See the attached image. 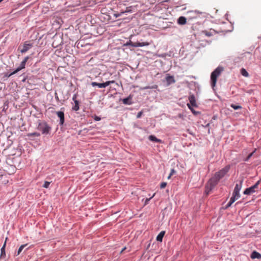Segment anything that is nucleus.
<instances>
[{
	"label": "nucleus",
	"instance_id": "b1692460",
	"mask_svg": "<svg viewBox=\"0 0 261 261\" xmlns=\"http://www.w3.org/2000/svg\"><path fill=\"white\" fill-rule=\"evenodd\" d=\"M230 107L232 108L234 110H238L241 109L242 108V107L239 105H236L234 104H231L230 105Z\"/></svg>",
	"mask_w": 261,
	"mask_h": 261
},
{
	"label": "nucleus",
	"instance_id": "f03ea898",
	"mask_svg": "<svg viewBox=\"0 0 261 261\" xmlns=\"http://www.w3.org/2000/svg\"><path fill=\"white\" fill-rule=\"evenodd\" d=\"M223 70L221 67H218L212 73L211 75V86L214 87L216 86L217 81V77L220 76L221 73Z\"/></svg>",
	"mask_w": 261,
	"mask_h": 261
},
{
	"label": "nucleus",
	"instance_id": "cd10ccee",
	"mask_svg": "<svg viewBox=\"0 0 261 261\" xmlns=\"http://www.w3.org/2000/svg\"><path fill=\"white\" fill-rule=\"evenodd\" d=\"M255 150L254 151H253L252 152H251V153H250V154L248 155V156L246 158V159L245 160V161H248V160L250 159V158L252 156V155H253V153L255 152Z\"/></svg>",
	"mask_w": 261,
	"mask_h": 261
},
{
	"label": "nucleus",
	"instance_id": "c9c22d12",
	"mask_svg": "<svg viewBox=\"0 0 261 261\" xmlns=\"http://www.w3.org/2000/svg\"><path fill=\"white\" fill-rule=\"evenodd\" d=\"M95 120H97V121H99L100 120V118H99L98 117H96L95 118Z\"/></svg>",
	"mask_w": 261,
	"mask_h": 261
},
{
	"label": "nucleus",
	"instance_id": "f3484780",
	"mask_svg": "<svg viewBox=\"0 0 261 261\" xmlns=\"http://www.w3.org/2000/svg\"><path fill=\"white\" fill-rule=\"evenodd\" d=\"M6 244V241H5L3 246L1 248V256H0L1 257L6 256V253H5Z\"/></svg>",
	"mask_w": 261,
	"mask_h": 261
},
{
	"label": "nucleus",
	"instance_id": "0eeeda50",
	"mask_svg": "<svg viewBox=\"0 0 261 261\" xmlns=\"http://www.w3.org/2000/svg\"><path fill=\"white\" fill-rule=\"evenodd\" d=\"M126 45H130L133 47H142L144 46H148L149 45V43L147 42H133L131 41H129V42H127L125 44Z\"/></svg>",
	"mask_w": 261,
	"mask_h": 261
},
{
	"label": "nucleus",
	"instance_id": "6e6552de",
	"mask_svg": "<svg viewBox=\"0 0 261 261\" xmlns=\"http://www.w3.org/2000/svg\"><path fill=\"white\" fill-rule=\"evenodd\" d=\"M189 100L190 103H188L187 106L191 110H192L191 106L194 107H197L195 96L193 94L190 95Z\"/></svg>",
	"mask_w": 261,
	"mask_h": 261
},
{
	"label": "nucleus",
	"instance_id": "2eb2a0df",
	"mask_svg": "<svg viewBox=\"0 0 261 261\" xmlns=\"http://www.w3.org/2000/svg\"><path fill=\"white\" fill-rule=\"evenodd\" d=\"M165 232L164 231H162L161 232H160L156 237V241L159 242H162L163 240V238L165 235Z\"/></svg>",
	"mask_w": 261,
	"mask_h": 261
},
{
	"label": "nucleus",
	"instance_id": "4c0bfd02",
	"mask_svg": "<svg viewBox=\"0 0 261 261\" xmlns=\"http://www.w3.org/2000/svg\"><path fill=\"white\" fill-rule=\"evenodd\" d=\"M172 175H170V174L169 175V176H168L167 178L168 179H170L171 178Z\"/></svg>",
	"mask_w": 261,
	"mask_h": 261
},
{
	"label": "nucleus",
	"instance_id": "4468645a",
	"mask_svg": "<svg viewBox=\"0 0 261 261\" xmlns=\"http://www.w3.org/2000/svg\"><path fill=\"white\" fill-rule=\"evenodd\" d=\"M148 139L150 141L157 142V143H161L162 140L160 139H158L153 135H150L149 136Z\"/></svg>",
	"mask_w": 261,
	"mask_h": 261
},
{
	"label": "nucleus",
	"instance_id": "393cba45",
	"mask_svg": "<svg viewBox=\"0 0 261 261\" xmlns=\"http://www.w3.org/2000/svg\"><path fill=\"white\" fill-rule=\"evenodd\" d=\"M27 245V244H26L22 245L20 246V247H19V248L18 249V250L17 251V255H19L20 253V252L22 251V249Z\"/></svg>",
	"mask_w": 261,
	"mask_h": 261
},
{
	"label": "nucleus",
	"instance_id": "473e14b6",
	"mask_svg": "<svg viewBox=\"0 0 261 261\" xmlns=\"http://www.w3.org/2000/svg\"><path fill=\"white\" fill-rule=\"evenodd\" d=\"M154 196V194L153 195V196L149 198H146V200H145V204H147L148 202V201L150 200V199H151L153 196Z\"/></svg>",
	"mask_w": 261,
	"mask_h": 261
},
{
	"label": "nucleus",
	"instance_id": "c85d7f7f",
	"mask_svg": "<svg viewBox=\"0 0 261 261\" xmlns=\"http://www.w3.org/2000/svg\"><path fill=\"white\" fill-rule=\"evenodd\" d=\"M203 33L206 36H208V37H210L212 35V33L211 32H209L207 31H204L203 32Z\"/></svg>",
	"mask_w": 261,
	"mask_h": 261
},
{
	"label": "nucleus",
	"instance_id": "c756f323",
	"mask_svg": "<svg viewBox=\"0 0 261 261\" xmlns=\"http://www.w3.org/2000/svg\"><path fill=\"white\" fill-rule=\"evenodd\" d=\"M10 167L12 169V172H9V174H13L15 172V170H16V168L13 166H10Z\"/></svg>",
	"mask_w": 261,
	"mask_h": 261
},
{
	"label": "nucleus",
	"instance_id": "9d476101",
	"mask_svg": "<svg viewBox=\"0 0 261 261\" xmlns=\"http://www.w3.org/2000/svg\"><path fill=\"white\" fill-rule=\"evenodd\" d=\"M72 100L74 101V105L72 107V109L75 111H77L79 110V102L77 100V95L74 94L72 97Z\"/></svg>",
	"mask_w": 261,
	"mask_h": 261
},
{
	"label": "nucleus",
	"instance_id": "58836bf2",
	"mask_svg": "<svg viewBox=\"0 0 261 261\" xmlns=\"http://www.w3.org/2000/svg\"><path fill=\"white\" fill-rule=\"evenodd\" d=\"M3 0H0V3L3 1Z\"/></svg>",
	"mask_w": 261,
	"mask_h": 261
},
{
	"label": "nucleus",
	"instance_id": "f257e3e1",
	"mask_svg": "<svg viewBox=\"0 0 261 261\" xmlns=\"http://www.w3.org/2000/svg\"><path fill=\"white\" fill-rule=\"evenodd\" d=\"M229 169V166H226L224 168L216 172L214 176L208 180L205 186V192L207 194H208L209 192L217 185L219 181L226 174Z\"/></svg>",
	"mask_w": 261,
	"mask_h": 261
},
{
	"label": "nucleus",
	"instance_id": "423d86ee",
	"mask_svg": "<svg viewBox=\"0 0 261 261\" xmlns=\"http://www.w3.org/2000/svg\"><path fill=\"white\" fill-rule=\"evenodd\" d=\"M29 57L28 56L25 57L24 59H23V60L21 62L20 66L18 67H17V68L16 70H15L13 72H12L9 75V76L12 75H13L14 74H16L20 70H22V69H24L25 68L26 63L28 61V60H29Z\"/></svg>",
	"mask_w": 261,
	"mask_h": 261
},
{
	"label": "nucleus",
	"instance_id": "bb28decb",
	"mask_svg": "<svg viewBox=\"0 0 261 261\" xmlns=\"http://www.w3.org/2000/svg\"><path fill=\"white\" fill-rule=\"evenodd\" d=\"M50 184V182L45 181L43 185V187L45 188H48L49 187Z\"/></svg>",
	"mask_w": 261,
	"mask_h": 261
},
{
	"label": "nucleus",
	"instance_id": "7c9ffc66",
	"mask_svg": "<svg viewBox=\"0 0 261 261\" xmlns=\"http://www.w3.org/2000/svg\"><path fill=\"white\" fill-rule=\"evenodd\" d=\"M166 186H167V183L165 182H163L161 184L160 188L161 189H164L166 187Z\"/></svg>",
	"mask_w": 261,
	"mask_h": 261
},
{
	"label": "nucleus",
	"instance_id": "ddd939ff",
	"mask_svg": "<svg viewBox=\"0 0 261 261\" xmlns=\"http://www.w3.org/2000/svg\"><path fill=\"white\" fill-rule=\"evenodd\" d=\"M177 23L180 25H184L187 23V19L184 16H180L177 19Z\"/></svg>",
	"mask_w": 261,
	"mask_h": 261
},
{
	"label": "nucleus",
	"instance_id": "aec40b11",
	"mask_svg": "<svg viewBox=\"0 0 261 261\" xmlns=\"http://www.w3.org/2000/svg\"><path fill=\"white\" fill-rule=\"evenodd\" d=\"M236 200H237V199H234V198L231 197L230 201L226 205L225 208H227L228 207H230Z\"/></svg>",
	"mask_w": 261,
	"mask_h": 261
},
{
	"label": "nucleus",
	"instance_id": "5701e85b",
	"mask_svg": "<svg viewBox=\"0 0 261 261\" xmlns=\"http://www.w3.org/2000/svg\"><path fill=\"white\" fill-rule=\"evenodd\" d=\"M130 99V97H128L127 98H124L122 100L123 103L125 105H130L131 102H129V100Z\"/></svg>",
	"mask_w": 261,
	"mask_h": 261
},
{
	"label": "nucleus",
	"instance_id": "6ab92c4d",
	"mask_svg": "<svg viewBox=\"0 0 261 261\" xmlns=\"http://www.w3.org/2000/svg\"><path fill=\"white\" fill-rule=\"evenodd\" d=\"M91 85L93 87L97 86L100 88H104V85L103 83H98L96 82H92Z\"/></svg>",
	"mask_w": 261,
	"mask_h": 261
},
{
	"label": "nucleus",
	"instance_id": "9b49d317",
	"mask_svg": "<svg viewBox=\"0 0 261 261\" xmlns=\"http://www.w3.org/2000/svg\"><path fill=\"white\" fill-rule=\"evenodd\" d=\"M33 46L32 44L28 43L25 42L22 46V48L20 50L21 53H25L28 51Z\"/></svg>",
	"mask_w": 261,
	"mask_h": 261
},
{
	"label": "nucleus",
	"instance_id": "f704fd0d",
	"mask_svg": "<svg viewBox=\"0 0 261 261\" xmlns=\"http://www.w3.org/2000/svg\"><path fill=\"white\" fill-rule=\"evenodd\" d=\"M175 173V171L174 169H172L171 170V172H170V175H172L173 174H174V173Z\"/></svg>",
	"mask_w": 261,
	"mask_h": 261
},
{
	"label": "nucleus",
	"instance_id": "e433bc0d",
	"mask_svg": "<svg viewBox=\"0 0 261 261\" xmlns=\"http://www.w3.org/2000/svg\"><path fill=\"white\" fill-rule=\"evenodd\" d=\"M115 81H110V84L115 83Z\"/></svg>",
	"mask_w": 261,
	"mask_h": 261
},
{
	"label": "nucleus",
	"instance_id": "2f4dec72",
	"mask_svg": "<svg viewBox=\"0 0 261 261\" xmlns=\"http://www.w3.org/2000/svg\"><path fill=\"white\" fill-rule=\"evenodd\" d=\"M103 84L104 85V88L106 87L107 86L110 85V81H107L106 82L103 83Z\"/></svg>",
	"mask_w": 261,
	"mask_h": 261
},
{
	"label": "nucleus",
	"instance_id": "72a5a7b5",
	"mask_svg": "<svg viewBox=\"0 0 261 261\" xmlns=\"http://www.w3.org/2000/svg\"><path fill=\"white\" fill-rule=\"evenodd\" d=\"M142 115V112H139L137 115V118H140L141 117Z\"/></svg>",
	"mask_w": 261,
	"mask_h": 261
},
{
	"label": "nucleus",
	"instance_id": "412c9836",
	"mask_svg": "<svg viewBox=\"0 0 261 261\" xmlns=\"http://www.w3.org/2000/svg\"><path fill=\"white\" fill-rule=\"evenodd\" d=\"M241 73L245 77H248L249 76L248 73L244 68H242L241 69Z\"/></svg>",
	"mask_w": 261,
	"mask_h": 261
},
{
	"label": "nucleus",
	"instance_id": "f8f14e48",
	"mask_svg": "<svg viewBox=\"0 0 261 261\" xmlns=\"http://www.w3.org/2000/svg\"><path fill=\"white\" fill-rule=\"evenodd\" d=\"M250 257L252 259H261V254L256 251H254L252 252Z\"/></svg>",
	"mask_w": 261,
	"mask_h": 261
},
{
	"label": "nucleus",
	"instance_id": "7ed1b4c3",
	"mask_svg": "<svg viewBox=\"0 0 261 261\" xmlns=\"http://www.w3.org/2000/svg\"><path fill=\"white\" fill-rule=\"evenodd\" d=\"M38 129L41 131L42 134L47 135L49 134L51 127L46 122H42L39 123Z\"/></svg>",
	"mask_w": 261,
	"mask_h": 261
},
{
	"label": "nucleus",
	"instance_id": "a878e982",
	"mask_svg": "<svg viewBox=\"0 0 261 261\" xmlns=\"http://www.w3.org/2000/svg\"><path fill=\"white\" fill-rule=\"evenodd\" d=\"M126 12H126V11H124V12H123H123H120V13L116 12V13H115L114 14V16H115L116 18H117V17H118L119 16H120L121 15H122V14H124V13H126Z\"/></svg>",
	"mask_w": 261,
	"mask_h": 261
},
{
	"label": "nucleus",
	"instance_id": "39448f33",
	"mask_svg": "<svg viewBox=\"0 0 261 261\" xmlns=\"http://www.w3.org/2000/svg\"><path fill=\"white\" fill-rule=\"evenodd\" d=\"M260 180H258L255 185L251 186L250 188H247L244 192V194L245 195H249L255 192V189L258 188Z\"/></svg>",
	"mask_w": 261,
	"mask_h": 261
},
{
	"label": "nucleus",
	"instance_id": "a211bd4d",
	"mask_svg": "<svg viewBox=\"0 0 261 261\" xmlns=\"http://www.w3.org/2000/svg\"><path fill=\"white\" fill-rule=\"evenodd\" d=\"M167 82L169 83H175L174 77L172 76L168 75L166 78Z\"/></svg>",
	"mask_w": 261,
	"mask_h": 261
},
{
	"label": "nucleus",
	"instance_id": "1a4fd4ad",
	"mask_svg": "<svg viewBox=\"0 0 261 261\" xmlns=\"http://www.w3.org/2000/svg\"><path fill=\"white\" fill-rule=\"evenodd\" d=\"M56 115L60 119V125H62L64 123V113L63 111H57L56 112Z\"/></svg>",
	"mask_w": 261,
	"mask_h": 261
},
{
	"label": "nucleus",
	"instance_id": "4be33fe9",
	"mask_svg": "<svg viewBox=\"0 0 261 261\" xmlns=\"http://www.w3.org/2000/svg\"><path fill=\"white\" fill-rule=\"evenodd\" d=\"M40 134L39 133L34 132L32 133H29L27 135L28 137H39Z\"/></svg>",
	"mask_w": 261,
	"mask_h": 261
},
{
	"label": "nucleus",
	"instance_id": "dca6fc26",
	"mask_svg": "<svg viewBox=\"0 0 261 261\" xmlns=\"http://www.w3.org/2000/svg\"><path fill=\"white\" fill-rule=\"evenodd\" d=\"M158 87V85L154 84L151 86H146V87H141V88H140V89L141 90H146V89H157Z\"/></svg>",
	"mask_w": 261,
	"mask_h": 261
},
{
	"label": "nucleus",
	"instance_id": "20e7f679",
	"mask_svg": "<svg viewBox=\"0 0 261 261\" xmlns=\"http://www.w3.org/2000/svg\"><path fill=\"white\" fill-rule=\"evenodd\" d=\"M242 183L243 180H241L240 181V184H237L236 185L231 197L234 198L237 200L240 197V191L242 188Z\"/></svg>",
	"mask_w": 261,
	"mask_h": 261
}]
</instances>
